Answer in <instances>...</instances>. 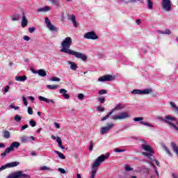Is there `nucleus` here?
Returning a JSON list of instances; mask_svg holds the SVG:
<instances>
[{"instance_id":"nucleus-1","label":"nucleus","mask_w":178,"mask_h":178,"mask_svg":"<svg viewBox=\"0 0 178 178\" xmlns=\"http://www.w3.org/2000/svg\"><path fill=\"white\" fill-rule=\"evenodd\" d=\"M72 44L73 40H72V38H65L61 42L62 49H60V52H63L64 54H67V55H72L73 56H75V58H76L77 59H81V60L86 62L88 57H87V56L83 53L72 50L70 49V47H72Z\"/></svg>"},{"instance_id":"nucleus-2","label":"nucleus","mask_w":178,"mask_h":178,"mask_svg":"<svg viewBox=\"0 0 178 178\" xmlns=\"http://www.w3.org/2000/svg\"><path fill=\"white\" fill-rule=\"evenodd\" d=\"M109 156H111V154L106 153V155L102 154L95 159V162L92 165L90 178H95V176H97V170H98V167L100 166L102 162H104L105 161H106V159H108Z\"/></svg>"},{"instance_id":"nucleus-3","label":"nucleus","mask_w":178,"mask_h":178,"mask_svg":"<svg viewBox=\"0 0 178 178\" xmlns=\"http://www.w3.org/2000/svg\"><path fill=\"white\" fill-rule=\"evenodd\" d=\"M20 147V143L19 142H14L9 147H7L4 152L1 154V156L3 158H5L7 154H9L10 152H12L15 151V148H19Z\"/></svg>"},{"instance_id":"nucleus-4","label":"nucleus","mask_w":178,"mask_h":178,"mask_svg":"<svg viewBox=\"0 0 178 178\" xmlns=\"http://www.w3.org/2000/svg\"><path fill=\"white\" fill-rule=\"evenodd\" d=\"M154 92V90H152V88H147L143 90H139V89H135L131 91V94H134V95H145L147 94H152Z\"/></svg>"},{"instance_id":"nucleus-5","label":"nucleus","mask_w":178,"mask_h":178,"mask_svg":"<svg viewBox=\"0 0 178 178\" xmlns=\"http://www.w3.org/2000/svg\"><path fill=\"white\" fill-rule=\"evenodd\" d=\"M30 175L23 174V171H16L7 177V178H29Z\"/></svg>"},{"instance_id":"nucleus-6","label":"nucleus","mask_w":178,"mask_h":178,"mask_svg":"<svg viewBox=\"0 0 178 178\" xmlns=\"http://www.w3.org/2000/svg\"><path fill=\"white\" fill-rule=\"evenodd\" d=\"M161 9L165 12H170L172 10V1L170 0L161 1Z\"/></svg>"},{"instance_id":"nucleus-7","label":"nucleus","mask_w":178,"mask_h":178,"mask_svg":"<svg viewBox=\"0 0 178 178\" xmlns=\"http://www.w3.org/2000/svg\"><path fill=\"white\" fill-rule=\"evenodd\" d=\"M124 108V106H123L122 104H118L116 105L115 107H114L112 110H111V111L108 112V113L103 117L102 118V122H104V120H106V119H109V116H111V115H112V113H113V112H115V111H120L122 109H123Z\"/></svg>"},{"instance_id":"nucleus-8","label":"nucleus","mask_w":178,"mask_h":178,"mask_svg":"<svg viewBox=\"0 0 178 178\" xmlns=\"http://www.w3.org/2000/svg\"><path fill=\"white\" fill-rule=\"evenodd\" d=\"M176 120V118L175 117H172L170 115L165 116V123L167 124H170V126L172 127L176 131H178V127L176 126V124L172 123V122H175Z\"/></svg>"},{"instance_id":"nucleus-9","label":"nucleus","mask_w":178,"mask_h":178,"mask_svg":"<svg viewBox=\"0 0 178 178\" xmlns=\"http://www.w3.org/2000/svg\"><path fill=\"white\" fill-rule=\"evenodd\" d=\"M130 118V115L127 112L120 113L119 115H113L112 117L113 120H122L123 119H127Z\"/></svg>"},{"instance_id":"nucleus-10","label":"nucleus","mask_w":178,"mask_h":178,"mask_svg":"<svg viewBox=\"0 0 178 178\" xmlns=\"http://www.w3.org/2000/svg\"><path fill=\"white\" fill-rule=\"evenodd\" d=\"M143 144L141 145L142 149L146 151V152H149L150 154H154V151L152 150V147L146 142V140H142Z\"/></svg>"},{"instance_id":"nucleus-11","label":"nucleus","mask_w":178,"mask_h":178,"mask_svg":"<svg viewBox=\"0 0 178 178\" xmlns=\"http://www.w3.org/2000/svg\"><path fill=\"white\" fill-rule=\"evenodd\" d=\"M113 127H115L114 123L106 124V127H102L100 134L102 135L106 134L108 131H109L110 130H112Z\"/></svg>"},{"instance_id":"nucleus-12","label":"nucleus","mask_w":178,"mask_h":178,"mask_svg":"<svg viewBox=\"0 0 178 178\" xmlns=\"http://www.w3.org/2000/svg\"><path fill=\"white\" fill-rule=\"evenodd\" d=\"M83 37L86 40H97L98 38V35L94 31L86 33Z\"/></svg>"},{"instance_id":"nucleus-13","label":"nucleus","mask_w":178,"mask_h":178,"mask_svg":"<svg viewBox=\"0 0 178 178\" xmlns=\"http://www.w3.org/2000/svg\"><path fill=\"white\" fill-rule=\"evenodd\" d=\"M113 80H115V77L111 74L104 75L103 76H100L98 79V81L102 82V81H113Z\"/></svg>"},{"instance_id":"nucleus-14","label":"nucleus","mask_w":178,"mask_h":178,"mask_svg":"<svg viewBox=\"0 0 178 178\" xmlns=\"http://www.w3.org/2000/svg\"><path fill=\"white\" fill-rule=\"evenodd\" d=\"M31 140H32L33 141H35V138H34V136H22L20 138V141L22 143H29V141H31Z\"/></svg>"},{"instance_id":"nucleus-15","label":"nucleus","mask_w":178,"mask_h":178,"mask_svg":"<svg viewBox=\"0 0 178 178\" xmlns=\"http://www.w3.org/2000/svg\"><path fill=\"white\" fill-rule=\"evenodd\" d=\"M20 165V163L17 161H13L11 163H8L6 164V166L7 167V169H10V168H16V166H19Z\"/></svg>"},{"instance_id":"nucleus-16","label":"nucleus","mask_w":178,"mask_h":178,"mask_svg":"<svg viewBox=\"0 0 178 178\" xmlns=\"http://www.w3.org/2000/svg\"><path fill=\"white\" fill-rule=\"evenodd\" d=\"M29 23V21L27 20V18L26 17V15H24V13L22 14V20L21 22L22 27L24 28L27 26V24Z\"/></svg>"},{"instance_id":"nucleus-17","label":"nucleus","mask_w":178,"mask_h":178,"mask_svg":"<svg viewBox=\"0 0 178 178\" xmlns=\"http://www.w3.org/2000/svg\"><path fill=\"white\" fill-rule=\"evenodd\" d=\"M69 65H70V69L71 70L76 71L77 70V64H76L74 62L68 61Z\"/></svg>"},{"instance_id":"nucleus-18","label":"nucleus","mask_w":178,"mask_h":178,"mask_svg":"<svg viewBox=\"0 0 178 178\" xmlns=\"http://www.w3.org/2000/svg\"><path fill=\"white\" fill-rule=\"evenodd\" d=\"M69 20H71V22L73 23L74 26L77 27V22L76 21V16L74 15H71V18H69Z\"/></svg>"},{"instance_id":"nucleus-19","label":"nucleus","mask_w":178,"mask_h":178,"mask_svg":"<svg viewBox=\"0 0 178 178\" xmlns=\"http://www.w3.org/2000/svg\"><path fill=\"white\" fill-rule=\"evenodd\" d=\"M38 74H39L40 77H45V76H47V72L42 69H40L38 70Z\"/></svg>"},{"instance_id":"nucleus-20","label":"nucleus","mask_w":178,"mask_h":178,"mask_svg":"<svg viewBox=\"0 0 178 178\" xmlns=\"http://www.w3.org/2000/svg\"><path fill=\"white\" fill-rule=\"evenodd\" d=\"M16 81H26L27 80V76H15Z\"/></svg>"},{"instance_id":"nucleus-21","label":"nucleus","mask_w":178,"mask_h":178,"mask_svg":"<svg viewBox=\"0 0 178 178\" xmlns=\"http://www.w3.org/2000/svg\"><path fill=\"white\" fill-rule=\"evenodd\" d=\"M48 10H51V7L45 6L38 9V12H48Z\"/></svg>"},{"instance_id":"nucleus-22","label":"nucleus","mask_w":178,"mask_h":178,"mask_svg":"<svg viewBox=\"0 0 178 178\" xmlns=\"http://www.w3.org/2000/svg\"><path fill=\"white\" fill-rule=\"evenodd\" d=\"M11 20L13 22H17L18 20H20V15L19 14H15L14 15H13V17H11Z\"/></svg>"},{"instance_id":"nucleus-23","label":"nucleus","mask_w":178,"mask_h":178,"mask_svg":"<svg viewBox=\"0 0 178 178\" xmlns=\"http://www.w3.org/2000/svg\"><path fill=\"white\" fill-rule=\"evenodd\" d=\"M3 138H10V132L9 131H3Z\"/></svg>"},{"instance_id":"nucleus-24","label":"nucleus","mask_w":178,"mask_h":178,"mask_svg":"<svg viewBox=\"0 0 178 178\" xmlns=\"http://www.w3.org/2000/svg\"><path fill=\"white\" fill-rule=\"evenodd\" d=\"M55 154H57V155L60 158V159H66V156H64L63 154H62L58 150L54 151Z\"/></svg>"},{"instance_id":"nucleus-25","label":"nucleus","mask_w":178,"mask_h":178,"mask_svg":"<svg viewBox=\"0 0 178 178\" xmlns=\"http://www.w3.org/2000/svg\"><path fill=\"white\" fill-rule=\"evenodd\" d=\"M147 8L150 9V10H152L154 8V3L152 2V1L147 0Z\"/></svg>"},{"instance_id":"nucleus-26","label":"nucleus","mask_w":178,"mask_h":178,"mask_svg":"<svg viewBox=\"0 0 178 178\" xmlns=\"http://www.w3.org/2000/svg\"><path fill=\"white\" fill-rule=\"evenodd\" d=\"M171 147L174 149L175 152L178 154V147L177 145H175L174 142H171Z\"/></svg>"},{"instance_id":"nucleus-27","label":"nucleus","mask_w":178,"mask_h":178,"mask_svg":"<svg viewBox=\"0 0 178 178\" xmlns=\"http://www.w3.org/2000/svg\"><path fill=\"white\" fill-rule=\"evenodd\" d=\"M59 86L58 85H47V88L48 90H56Z\"/></svg>"},{"instance_id":"nucleus-28","label":"nucleus","mask_w":178,"mask_h":178,"mask_svg":"<svg viewBox=\"0 0 178 178\" xmlns=\"http://www.w3.org/2000/svg\"><path fill=\"white\" fill-rule=\"evenodd\" d=\"M47 27L51 31H55L56 33V31H58V29H56V27L52 25V24H50L49 26H47Z\"/></svg>"},{"instance_id":"nucleus-29","label":"nucleus","mask_w":178,"mask_h":178,"mask_svg":"<svg viewBox=\"0 0 178 178\" xmlns=\"http://www.w3.org/2000/svg\"><path fill=\"white\" fill-rule=\"evenodd\" d=\"M158 33H159L160 34H167V35H169L171 32H170V30L167 29L165 30V31L159 30Z\"/></svg>"},{"instance_id":"nucleus-30","label":"nucleus","mask_w":178,"mask_h":178,"mask_svg":"<svg viewBox=\"0 0 178 178\" xmlns=\"http://www.w3.org/2000/svg\"><path fill=\"white\" fill-rule=\"evenodd\" d=\"M39 99L40 101H44V102H47V104H49V102H50V99H47V98H45V97H44L42 96H40L39 97Z\"/></svg>"},{"instance_id":"nucleus-31","label":"nucleus","mask_w":178,"mask_h":178,"mask_svg":"<svg viewBox=\"0 0 178 178\" xmlns=\"http://www.w3.org/2000/svg\"><path fill=\"white\" fill-rule=\"evenodd\" d=\"M151 154H154V153H150L149 152H143L142 155H144L145 156H147V158H148V159H150L151 156H152V155H151Z\"/></svg>"},{"instance_id":"nucleus-32","label":"nucleus","mask_w":178,"mask_h":178,"mask_svg":"<svg viewBox=\"0 0 178 178\" xmlns=\"http://www.w3.org/2000/svg\"><path fill=\"white\" fill-rule=\"evenodd\" d=\"M140 124H143V126H147L148 127H154V125L152 124H150L149 122H144L143 121L140 122Z\"/></svg>"},{"instance_id":"nucleus-33","label":"nucleus","mask_w":178,"mask_h":178,"mask_svg":"<svg viewBox=\"0 0 178 178\" xmlns=\"http://www.w3.org/2000/svg\"><path fill=\"white\" fill-rule=\"evenodd\" d=\"M170 106L175 108V111L176 112V113H178V107L176 106V104H175V103L172 102L170 103Z\"/></svg>"},{"instance_id":"nucleus-34","label":"nucleus","mask_w":178,"mask_h":178,"mask_svg":"<svg viewBox=\"0 0 178 178\" xmlns=\"http://www.w3.org/2000/svg\"><path fill=\"white\" fill-rule=\"evenodd\" d=\"M14 120H15V122H21L22 121V116L19 115H15L14 117Z\"/></svg>"},{"instance_id":"nucleus-35","label":"nucleus","mask_w":178,"mask_h":178,"mask_svg":"<svg viewBox=\"0 0 178 178\" xmlns=\"http://www.w3.org/2000/svg\"><path fill=\"white\" fill-rule=\"evenodd\" d=\"M164 150L165 151V152L168 154V155H169L170 156H172V152H170V150H169V149H168V147L166 146H163Z\"/></svg>"},{"instance_id":"nucleus-36","label":"nucleus","mask_w":178,"mask_h":178,"mask_svg":"<svg viewBox=\"0 0 178 178\" xmlns=\"http://www.w3.org/2000/svg\"><path fill=\"white\" fill-rule=\"evenodd\" d=\"M29 124H30V126H31V127H35L37 122L34 120H30Z\"/></svg>"},{"instance_id":"nucleus-37","label":"nucleus","mask_w":178,"mask_h":178,"mask_svg":"<svg viewBox=\"0 0 178 178\" xmlns=\"http://www.w3.org/2000/svg\"><path fill=\"white\" fill-rule=\"evenodd\" d=\"M44 22L48 27V26H49L50 24H51L52 23H51V21L49 20V17H45L44 18Z\"/></svg>"},{"instance_id":"nucleus-38","label":"nucleus","mask_w":178,"mask_h":178,"mask_svg":"<svg viewBox=\"0 0 178 178\" xmlns=\"http://www.w3.org/2000/svg\"><path fill=\"white\" fill-rule=\"evenodd\" d=\"M141 120H144V118L139 117V118H134V122H142Z\"/></svg>"},{"instance_id":"nucleus-39","label":"nucleus","mask_w":178,"mask_h":178,"mask_svg":"<svg viewBox=\"0 0 178 178\" xmlns=\"http://www.w3.org/2000/svg\"><path fill=\"white\" fill-rule=\"evenodd\" d=\"M51 81H60V79L56 76H53L51 78Z\"/></svg>"},{"instance_id":"nucleus-40","label":"nucleus","mask_w":178,"mask_h":178,"mask_svg":"<svg viewBox=\"0 0 178 178\" xmlns=\"http://www.w3.org/2000/svg\"><path fill=\"white\" fill-rule=\"evenodd\" d=\"M22 99H23V102H24V105L25 106H27V105H29V102H27V99L26 97H22Z\"/></svg>"},{"instance_id":"nucleus-41","label":"nucleus","mask_w":178,"mask_h":178,"mask_svg":"<svg viewBox=\"0 0 178 178\" xmlns=\"http://www.w3.org/2000/svg\"><path fill=\"white\" fill-rule=\"evenodd\" d=\"M107 92H108V90H100L99 91V95H104V94H106Z\"/></svg>"},{"instance_id":"nucleus-42","label":"nucleus","mask_w":178,"mask_h":178,"mask_svg":"<svg viewBox=\"0 0 178 178\" xmlns=\"http://www.w3.org/2000/svg\"><path fill=\"white\" fill-rule=\"evenodd\" d=\"M97 111L99 112H104L105 111V108H104L101 106H97Z\"/></svg>"},{"instance_id":"nucleus-43","label":"nucleus","mask_w":178,"mask_h":178,"mask_svg":"<svg viewBox=\"0 0 178 178\" xmlns=\"http://www.w3.org/2000/svg\"><path fill=\"white\" fill-rule=\"evenodd\" d=\"M125 170L127 172H131V170H133V168H130V165H125Z\"/></svg>"},{"instance_id":"nucleus-44","label":"nucleus","mask_w":178,"mask_h":178,"mask_svg":"<svg viewBox=\"0 0 178 178\" xmlns=\"http://www.w3.org/2000/svg\"><path fill=\"white\" fill-rule=\"evenodd\" d=\"M28 113L29 115H33V113H34V112L33 111V108H31V107H28Z\"/></svg>"},{"instance_id":"nucleus-45","label":"nucleus","mask_w":178,"mask_h":178,"mask_svg":"<svg viewBox=\"0 0 178 178\" xmlns=\"http://www.w3.org/2000/svg\"><path fill=\"white\" fill-rule=\"evenodd\" d=\"M10 108L11 109H15V111H17V109H19V106H15V105H13V104H10Z\"/></svg>"},{"instance_id":"nucleus-46","label":"nucleus","mask_w":178,"mask_h":178,"mask_svg":"<svg viewBox=\"0 0 178 178\" xmlns=\"http://www.w3.org/2000/svg\"><path fill=\"white\" fill-rule=\"evenodd\" d=\"M66 93H67V90H66V89H63V88H62V89H60V94H66Z\"/></svg>"},{"instance_id":"nucleus-47","label":"nucleus","mask_w":178,"mask_h":178,"mask_svg":"<svg viewBox=\"0 0 178 178\" xmlns=\"http://www.w3.org/2000/svg\"><path fill=\"white\" fill-rule=\"evenodd\" d=\"M94 147V143H92V140L90 141V147H89V151H92V148Z\"/></svg>"},{"instance_id":"nucleus-48","label":"nucleus","mask_w":178,"mask_h":178,"mask_svg":"<svg viewBox=\"0 0 178 178\" xmlns=\"http://www.w3.org/2000/svg\"><path fill=\"white\" fill-rule=\"evenodd\" d=\"M114 151H115V152H124V151H126V150H124V149H119V148H115V149H114Z\"/></svg>"},{"instance_id":"nucleus-49","label":"nucleus","mask_w":178,"mask_h":178,"mask_svg":"<svg viewBox=\"0 0 178 178\" xmlns=\"http://www.w3.org/2000/svg\"><path fill=\"white\" fill-rule=\"evenodd\" d=\"M63 96L64 97L65 99H69V98H70V95L67 93L63 94Z\"/></svg>"},{"instance_id":"nucleus-50","label":"nucleus","mask_w":178,"mask_h":178,"mask_svg":"<svg viewBox=\"0 0 178 178\" xmlns=\"http://www.w3.org/2000/svg\"><path fill=\"white\" fill-rule=\"evenodd\" d=\"M29 33H34V31H35V27H31V28H29Z\"/></svg>"},{"instance_id":"nucleus-51","label":"nucleus","mask_w":178,"mask_h":178,"mask_svg":"<svg viewBox=\"0 0 178 178\" xmlns=\"http://www.w3.org/2000/svg\"><path fill=\"white\" fill-rule=\"evenodd\" d=\"M58 172H60V173H62V175H65V173H66V170H65V169L63 168H58Z\"/></svg>"},{"instance_id":"nucleus-52","label":"nucleus","mask_w":178,"mask_h":178,"mask_svg":"<svg viewBox=\"0 0 178 178\" xmlns=\"http://www.w3.org/2000/svg\"><path fill=\"white\" fill-rule=\"evenodd\" d=\"M78 98H79V99H84V95L82 93H79L78 95Z\"/></svg>"},{"instance_id":"nucleus-53","label":"nucleus","mask_w":178,"mask_h":178,"mask_svg":"<svg viewBox=\"0 0 178 178\" xmlns=\"http://www.w3.org/2000/svg\"><path fill=\"white\" fill-rule=\"evenodd\" d=\"M98 100L99 101L100 104H104L105 102V98L104 97H99L98 99Z\"/></svg>"},{"instance_id":"nucleus-54","label":"nucleus","mask_w":178,"mask_h":178,"mask_svg":"<svg viewBox=\"0 0 178 178\" xmlns=\"http://www.w3.org/2000/svg\"><path fill=\"white\" fill-rule=\"evenodd\" d=\"M5 169H8V168L6 167V164L4 165H2V166L0 168V173L1 172L2 170H5Z\"/></svg>"},{"instance_id":"nucleus-55","label":"nucleus","mask_w":178,"mask_h":178,"mask_svg":"<svg viewBox=\"0 0 178 178\" xmlns=\"http://www.w3.org/2000/svg\"><path fill=\"white\" fill-rule=\"evenodd\" d=\"M41 170H49V168L47 167V166H42L40 168Z\"/></svg>"},{"instance_id":"nucleus-56","label":"nucleus","mask_w":178,"mask_h":178,"mask_svg":"<svg viewBox=\"0 0 178 178\" xmlns=\"http://www.w3.org/2000/svg\"><path fill=\"white\" fill-rule=\"evenodd\" d=\"M29 128V125L28 124H25L24 126H22L21 127V130L23 131V130H26V129H28Z\"/></svg>"},{"instance_id":"nucleus-57","label":"nucleus","mask_w":178,"mask_h":178,"mask_svg":"<svg viewBox=\"0 0 178 178\" xmlns=\"http://www.w3.org/2000/svg\"><path fill=\"white\" fill-rule=\"evenodd\" d=\"M58 144L59 148H61V149H65V146L62 145V142Z\"/></svg>"},{"instance_id":"nucleus-58","label":"nucleus","mask_w":178,"mask_h":178,"mask_svg":"<svg viewBox=\"0 0 178 178\" xmlns=\"http://www.w3.org/2000/svg\"><path fill=\"white\" fill-rule=\"evenodd\" d=\"M24 40L25 41H30V37H29L27 35H24Z\"/></svg>"},{"instance_id":"nucleus-59","label":"nucleus","mask_w":178,"mask_h":178,"mask_svg":"<svg viewBox=\"0 0 178 178\" xmlns=\"http://www.w3.org/2000/svg\"><path fill=\"white\" fill-rule=\"evenodd\" d=\"M56 141H57V143H58H58H62V139H60V137L57 136V137H56Z\"/></svg>"},{"instance_id":"nucleus-60","label":"nucleus","mask_w":178,"mask_h":178,"mask_svg":"<svg viewBox=\"0 0 178 178\" xmlns=\"http://www.w3.org/2000/svg\"><path fill=\"white\" fill-rule=\"evenodd\" d=\"M54 126L56 129H60V125L58 122H54Z\"/></svg>"},{"instance_id":"nucleus-61","label":"nucleus","mask_w":178,"mask_h":178,"mask_svg":"<svg viewBox=\"0 0 178 178\" xmlns=\"http://www.w3.org/2000/svg\"><path fill=\"white\" fill-rule=\"evenodd\" d=\"M9 91V86H6L4 88V92H8Z\"/></svg>"},{"instance_id":"nucleus-62","label":"nucleus","mask_w":178,"mask_h":178,"mask_svg":"<svg viewBox=\"0 0 178 178\" xmlns=\"http://www.w3.org/2000/svg\"><path fill=\"white\" fill-rule=\"evenodd\" d=\"M155 163L159 166V168H161V164L159 163V161L158 160H154Z\"/></svg>"},{"instance_id":"nucleus-63","label":"nucleus","mask_w":178,"mask_h":178,"mask_svg":"<svg viewBox=\"0 0 178 178\" xmlns=\"http://www.w3.org/2000/svg\"><path fill=\"white\" fill-rule=\"evenodd\" d=\"M51 1V3L56 4L58 3V0H49Z\"/></svg>"},{"instance_id":"nucleus-64","label":"nucleus","mask_w":178,"mask_h":178,"mask_svg":"<svg viewBox=\"0 0 178 178\" xmlns=\"http://www.w3.org/2000/svg\"><path fill=\"white\" fill-rule=\"evenodd\" d=\"M172 177L173 178H178V175H176L175 173H172Z\"/></svg>"}]
</instances>
